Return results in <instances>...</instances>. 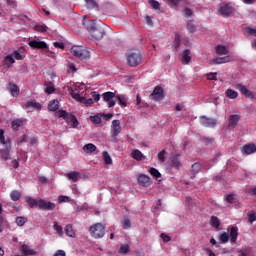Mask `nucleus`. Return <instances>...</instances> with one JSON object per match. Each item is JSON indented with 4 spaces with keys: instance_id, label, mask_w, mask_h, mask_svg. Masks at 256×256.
Segmentation results:
<instances>
[{
    "instance_id": "obj_1",
    "label": "nucleus",
    "mask_w": 256,
    "mask_h": 256,
    "mask_svg": "<svg viewBox=\"0 0 256 256\" xmlns=\"http://www.w3.org/2000/svg\"><path fill=\"white\" fill-rule=\"evenodd\" d=\"M82 24L96 41H101L107 34L105 32V24L103 23L97 24L95 20H84Z\"/></svg>"
},
{
    "instance_id": "obj_2",
    "label": "nucleus",
    "mask_w": 256,
    "mask_h": 256,
    "mask_svg": "<svg viewBox=\"0 0 256 256\" xmlns=\"http://www.w3.org/2000/svg\"><path fill=\"white\" fill-rule=\"evenodd\" d=\"M126 61L129 67H139L143 62V53L139 49H130L126 52Z\"/></svg>"
},
{
    "instance_id": "obj_3",
    "label": "nucleus",
    "mask_w": 256,
    "mask_h": 256,
    "mask_svg": "<svg viewBox=\"0 0 256 256\" xmlns=\"http://www.w3.org/2000/svg\"><path fill=\"white\" fill-rule=\"evenodd\" d=\"M105 231L106 228L103 223H95L90 226V237H92L93 239H103L105 237Z\"/></svg>"
},
{
    "instance_id": "obj_4",
    "label": "nucleus",
    "mask_w": 256,
    "mask_h": 256,
    "mask_svg": "<svg viewBox=\"0 0 256 256\" xmlns=\"http://www.w3.org/2000/svg\"><path fill=\"white\" fill-rule=\"evenodd\" d=\"M70 51L72 55L80 61H87L91 59V52L81 46H72Z\"/></svg>"
},
{
    "instance_id": "obj_5",
    "label": "nucleus",
    "mask_w": 256,
    "mask_h": 256,
    "mask_svg": "<svg viewBox=\"0 0 256 256\" xmlns=\"http://www.w3.org/2000/svg\"><path fill=\"white\" fill-rule=\"evenodd\" d=\"M102 100L104 101V103H107V107H115V105L117 104V95L115 94V92L111 91L104 92L102 94Z\"/></svg>"
},
{
    "instance_id": "obj_6",
    "label": "nucleus",
    "mask_w": 256,
    "mask_h": 256,
    "mask_svg": "<svg viewBox=\"0 0 256 256\" xmlns=\"http://www.w3.org/2000/svg\"><path fill=\"white\" fill-rule=\"evenodd\" d=\"M199 123H200V125H202V127H206L208 129H213L217 125V119L210 118L207 116H200Z\"/></svg>"
},
{
    "instance_id": "obj_7",
    "label": "nucleus",
    "mask_w": 256,
    "mask_h": 256,
    "mask_svg": "<svg viewBox=\"0 0 256 256\" xmlns=\"http://www.w3.org/2000/svg\"><path fill=\"white\" fill-rule=\"evenodd\" d=\"M165 91L161 86H155L153 92L150 94L152 101H161L163 99Z\"/></svg>"
},
{
    "instance_id": "obj_8",
    "label": "nucleus",
    "mask_w": 256,
    "mask_h": 256,
    "mask_svg": "<svg viewBox=\"0 0 256 256\" xmlns=\"http://www.w3.org/2000/svg\"><path fill=\"white\" fill-rule=\"evenodd\" d=\"M39 209H42L43 211H55V207L57 205L53 202H49L47 200L39 199Z\"/></svg>"
},
{
    "instance_id": "obj_9",
    "label": "nucleus",
    "mask_w": 256,
    "mask_h": 256,
    "mask_svg": "<svg viewBox=\"0 0 256 256\" xmlns=\"http://www.w3.org/2000/svg\"><path fill=\"white\" fill-rule=\"evenodd\" d=\"M235 89H238L242 95H245L248 99H253L255 95H253V92H251L249 89H247V86L238 83L235 85Z\"/></svg>"
},
{
    "instance_id": "obj_10",
    "label": "nucleus",
    "mask_w": 256,
    "mask_h": 256,
    "mask_svg": "<svg viewBox=\"0 0 256 256\" xmlns=\"http://www.w3.org/2000/svg\"><path fill=\"white\" fill-rule=\"evenodd\" d=\"M239 121H241V115L239 114L230 115L228 119L229 129H235V127H237V125L239 124Z\"/></svg>"
},
{
    "instance_id": "obj_11",
    "label": "nucleus",
    "mask_w": 256,
    "mask_h": 256,
    "mask_svg": "<svg viewBox=\"0 0 256 256\" xmlns=\"http://www.w3.org/2000/svg\"><path fill=\"white\" fill-rule=\"evenodd\" d=\"M112 137L116 138L121 133V121L113 120L111 126Z\"/></svg>"
},
{
    "instance_id": "obj_12",
    "label": "nucleus",
    "mask_w": 256,
    "mask_h": 256,
    "mask_svg": "<svg viewBox=\"0 0 256 256\" xmlns=\"http://www.w3.org/2000/svg\"><path fill=\"white\" fill-rule=\"evenodd\" d=\"M230 243H237V238L239 237V228L237 226H232L230 228V234L228 235Z\"/></svg>"
},
{
    "instance_id": "obj_13",
    "label": "nucleus",
    "mask_w": 256,
    "mask_h": 256,
    "mask_svg": "<svg viewBox=\"0 0 256 256\" xmlns=\"http://www.w3.org/2000/svg\"><path fill=\"white\" fill-rule=\"evenodd\" d=\"M28 45L32 49H47V43L45 41L31 40Z\"/></svg>"
},
{
    "instance_id": "obj_14",
    "label": "nucleus",
    "mask_w": 256,
    "mask_h": 256,
    "mask_svg": "<svg viewBox=\"0 0 256 256\" xmlns=\"http://www.w3.org/2000/svg\"><path fill=\"white\" fill-rule=\"evenodd\" d=\"M171 165L175 169H181L183 164H181V154H176L171 157Z\"/></svg>"
},
{
    "instance_id": "obj_15",
    "label": "nucleus",
    "mask_w": 256,
    "mask_h": 256,
    "mask_svg": "<svg viewBox=\"0 0 256 256\" xmlns=\"http://www.w3.org/2000/svg\"><path fill=\"white\" fill-rule=\"evenodd\" d=\"M11 153V141H8L5 145V149L0 151L1 158L4 161H7L9 159V155Z\"/></svg>"
},
{
    "instance_id": "obj_16",
    "label": "nucleus",
    "mask_w": 256,
    "mask_h": 256,
    "mask_svg": "<svg viewBox=\"0 0 256 256\" xmlns=\"http://www.w3.org/2000/svg\"><path fill=\"white\" fill-rule=\"evenodd\" d=\"M138 183L142 185V187H149V185H151V178L145 174H140L138 176Z\"/></svg>"
},
{
    "instance_id": "obj_17",
    "label": "nucleus",
    "mask_w": 256,
    "mask_h": 256,
    "mask_svg": "<svg viewBox=\"0 0 256 256\" xmlns=\"http://www.w3.org/2000/svg\"><path fill=\"white\" fill-rule=\"evenodd\" d=\"M233 7L229 4H225L220 8V13L223 17H229V15H233Z\"/></svg>"
},
{
    "instance_id": "obj_18",
    "label": "nucleus",
    "mask_w": 256,
    "mask_h": 256,
    "mask_svg": "<svg viewBox=\"0 0 256 256\" xmlns=\"http://www.w3.org/2000/svg\"><path fill=\"white\" fill-rule=\"evenodd\" d=\"M181 62L183 65H189L191 63V50L186 49L183 51Z\"/></svg>"
},
{
    "instance_id": "obj_19",
    "label": "nucleus",
    "mask_w": 256,
    "mask_h": 256,
    "mask_svg": "<svg viewBox=\"0 0 256 256\" xmlns=\"http://www.w3.org/2000/svg\"><path fill=\"white\" fill-rule=\"evenodd\" d=\"M65 121H66V123H72L71 127L73 129H77V127H79V120H77V117L73 114H68Z\"/></svg>"
},
{
    "instance_id": "obj_20",
    "label": "nucleus",
    "mask_w": 256,
    "mask_h": 256,
    "mask_svg": "<svg viewBox=\"0 0 256 256\" xmlns=\"http://www.w3.org/2000/svg\"><path fill=\"white\" fill-rule=\"evenodd\" d=\"M21 251H22L24 256H34V255H37V251L31 249V247H29L27 244H23L21 246Z\"/></svg>"
},
{
    "instance_id": "obj_21",
    "label": "nucleus",
    "mask_w": 256,
    "mask_h": 256,
    "mask_svg": "<svg viewBox=\"0 0 256 256\" xmlns=\"http://www.w3.org/2000/svg\"><path fill=\"white\" fill-rule=\"evenodd\" d=\"M67 89L69 91V94L71 95V97L73 99H75L76 101H81L83 98L81 97V94H79V92H75V90L73 89V87L71 86V83L67 84Z\"/></svg>"
},
{
    "instance_id": "obj_22",
    "label": "nucleus",
    "mask_w": 256,
    "mask_h": 256,
    "mask_svg": "<svg viewBox=\"0 0 256 256\" xmlns=\"http://www.w3.org/2000/svg\"><path fill=\"white\" fill-rule=\"evenodd\" d=\"M25 202L29 205L31 209H34V207H39V199L37 200L31 196H26Z\"/></svg>"
},
{
    "instance_id": "obj_23",
    "label": "nucleus",
    "mask_w": 256,
    "mask_h": 256,
    "mask_svg": "<svg viewBox=\"0 0 256 256\" xmlns=\"http://www.w3.org/2000/svg\"><path fill=\"white\" fill-rule=\"evenodd\" d=\"M243 151L246 155H252V153H256V145L253 143L246 144L243 147Z\"/></svg>"
},
{
    "instance_id": "obj_24",
    "label": "nucleus",
    "mask_w": 256,
    "mask_h": 256,
    "mask_svg": "<svg viewBox=\"0 0 256 256\" xmlns=\"http://www.w3.org/2000/svg\"><path fill=\"white\" fill-rule=\"evenodd\" d=\"M8 89L12 95V97H18L19 96V86L17 84L9 83Z\"/></svg>"
},
{
    "instance_id": "obj_25",
    "label": "nucleus",
    "mask_w": 256,
    "mask_h": 256,
    "mask_svg": "<svg viewBox=\"0 0 256 256\" xmlns=\"http://www.w3.org/2000/svg\"><path fill=\"white\" fill-rule=\"evenodd\" d=\"M83 151L87 154L95 153V151H97V146L93 143H88L83 146Z\"/></svg>"
},
{
    "instance_id": "obj_26",
    "label": "nucleus",
    "mask_w": 256,
    "mask_h": 256,
    "mask_svg": "<svg viewBox=\"0 0 256 256\" xmlns=\"http://www.w3.org/2000/svg\"><path fill=\"white\" fill-rule=\"evenodd\" d=\"M87 9L99 11V5L95 0H85Z\"/></svg>"
},
{
    "instance_id": "obj_27",
    "label": "nucleus",
    "mask_w": 256,
    "mask_h": 256,
    "mask_svg": "<svg viewBox=\"0 0 256 256\" xmlns=\"http://www.w3.org/2000/svg\"><path fill=\"white\" fill-rule=\"evenodd\" d=\"M210 225L214 229H219L221 227V220L217 216H211Z\"/></svg>"
},
{
    "instance_id": "obj_28",
    "label": "nucleus",
    "mask_w": 256,
    "mask_h": 256,
    "mask_svg": "<svg viewBox=\"0 0 256 256\" xmlns=\"http://www.w3.org/2000/svg\"><path fill=\"white\" fill-rule=\"evenodd\" d=\"M192 176H191V178L192 179H195V177L198 175V173H200L201 172V164H199V163H194L193 165H192Z\"/></svg>"
},
{
    "instance_id": "obj_29",
    "label": "nucleus",
    "mask_w": 256,
    "mask_h": 256,
    "mask_svg": "<svg viewBox=\"0 0 256 256\" xmlns=\"http://www.w3.org/2000/svg\"><path fill=\"white\" fill-rule=\"evenodd\" d=\"M23 123H24L23 119H14L11 123L12 129L14 131H19V127H23Z\"/></svg>"
},
{
    "instance_id": "obj_30",
    "label": "nucleus",
    "mask_w": 256,
    "mask_h": 256,
    "mask_svg": "<svg viewBox=\"0 0 256 256\" xmlns=\"http://www.w3.org/2000/svg\"><path fill=\"white\" fill-rule=\"evenodd\" d=\"M49 111H58L59 110V100H51L48 104Z\"/></svg>"
},
{
    "instance_id": "obj_31",
    "label": "nucleus",
    "mask_w": 256,
    "mask_h": 256,
    "mask_svg": "<svg viewBox=\"0 0 256 256\" xmlns=\"http://www.w3.org/2000/svg\"><path fill=\"white\" fill-rule=\"evenodd\" d=\"M225 95L228 99H237L239 97V93L233 89H227Z\"/></svg>"
},
{
    "instance_id": "obj_32",
    "label": "nucleus",
    "mask_w": 256,
    "mask_h": 256,
    "mask_svg": "<svg viewBox=\"0 0 256 256\" xmlns=\"http://www.w3.org/2000/svg\"><path fill=\"white\" fill-rule=\"evenodd\" d=\"M229 61H231V56L218 57V58L214 59V63L216 65H221L223 63H229Z\"/></svg>"
},
{
    "instance_id": "obj_33",
    "label": "nucleus",
    "mask_w": 256,
    "mask_h": 256,
    "mask_svg": "<svg viewBox=\"0 0 256 256\" xmlns=\"http://www.w3.org/2000/svg\"><path fill=\"white\" fill-rule=\"evenodd\" d=\"M216 53L217 55H229V50L223 45H218L216 47Z\"/></svg>"
},
{
    "instance_id": "obj_34",
    "label": "nucleus",
    "mask_w": 256,
    "mask_h": 256,
    "mask_svg": "<svg viewBox=\"0 0 256 256\" xmlns=\"http://www.w3.org/2000/svg\"><path fill=\"white\" fill-rule=\"evenodd\" d=\"M131 156L136 161H143V152H141L140 150H133Z\"/></svg>"
},
{
    "instance_id": "obj_35",
    "label": "nucleus",
    "mask_w": 256,
    "mask_h": 256,
    "mask_svg": "<svg viewBox=\"0 0 256 256\" xmlns=\"http://www.w3.org/2000/svg\"><path fill=\"white\" fill-rule=\"evenodd\" d=\"M81 176V173L79 172H69L67 174V178L71 179L72 181H74V183H77V181H79V177Z\"/></svg>"
},
{
    "instance_id": "obj_36",
    "label": "nucleus",
    "mask_w": 256,
    "mask_h": 256,
    "mask_svg": "<svg viewBox=\"0 0 256 256\" xmlns=\"http://www.w3.org/2000/svg\"><path fill=\"white\" fill-rule=\"evenodd\" d=\"M200 141H201V143H204V145H206V146H211V145H213V143H215L214 138L205 137V136L200 137Z\"/></svg>"
},
{
    "instance_id": "obj_37",
    "label": "nucleus",
    "mask_w": 256,
    "mask_h": 256,
    "mask_svg": "<svg viewBox=\"0 0 256 256\" xmlns=\"http://www.w3.org/2000/svg\"><path fill=\"white\" fill-rule=\"evenodd\" d=\"M116 101L119 102L121 107H127V97L125 95H116Z\"/></svg>"
},
{
    "instance_id": "obj_38",
    "label": "nucleus",
    "mask_w": 256,
    "mask_h": 256,
    "mask_svg": "<svg viewBox=\"0 0 256 256\" xmlns=\"http://www.w3.org/2000/svg\"><path fill=\"white\" fill-rule=\"evenodd\" d=\"M103 160L106 165H111L113 163V159L109 155V152L103 151L102 152Z\"/></svg>"
},
{
    "instance_id": "obj_39",
    "label": "nucleus",
    "mask_w": 256,
    "mask_h": 256,
    "mask_svg": "<svg viewBox=\"0 0 256 256\" xmlns=\"http://www.w3.org/2000/svg\"><path fill=\"white\" fill-rule=\"evenodd\" d=\"M65 233L67 237H75V230H73V225L68 224L65 226Z\"/></svg>"
},
{
    "instance_id": "obj_40",
    "label": "nucleus",
    "mask_w": 256,
    "mask_h": 256,
    "mask_svg": "<svg viewBox=\"0 0 256 256\" xmlns=\"http://www.w3.org/2000/svg\"><path fill=\"white\" fill-rule=\"evenodd\" d=\"M55 91V85L53 84V82H48L45 84V93H47L48 95H51V93H54Z\"/></svg>"
},
{
    "instance_id": "obj_41",
    "label": "nucleus",
    "mask_w": 256,
    "mask_h": 256,
    "mask_svg": "<svg viewBox=\"0 0 256 256\" xmlns=\"http://www.w3.org/2000/svg\"><path fill=\"white\" fill-rule=\"evenodd\" d=\"M10 199L12 201H19V199H21V192L17 191V190H13L10 193Z\"/></svg>"
},
{
    "instance_id": "obj_42",
    "label": "nucleus",
    "mask_w": 256,
    "mask_h": 256,
    "mask_svg": "<svg viewBox=\"0 0 256 256\" xmlns=\"http://www.w3.org/2000/svg\"><path fill=\"white\" fill-rule=\"evenodd\" d=\"M53 229L56 231L59 237H63V226L59 225L57 222H54Z\"/></svg>"
},
{
    "instance_id": "obj_43",
    "label": "nucleus",
    "mask_w": 256,
    "mask_h": 256,
    "mask_svg": "<svg viewBox=\"0 0 256 256\" xmlns=\"http://www.w3.org/2000/svg\"><path fill=\"white\" fill-rule=\"evenodd\" d=\"M26 109H31L33 107L34 109H41V104L33 101H28L25 104Z\"/></svg>"
},
{
    "instance_id": "obj_44",
    "label": "nucleus",
    "mask_w": 256,
    "mask_h": 256,
    "mask_svg": "<svg viewBox=\"0 0 256 256\" xmlns=\"http://www.w3.org/2000/svg\"><path fill=\"white\" fill-rule=\"evenodd\" d=\"M90 121L94 125H101V123H103V120L101 119V116H99V115L90 116Z\"/></svg>"
},
{
    "instance_id": "obj_45",
    "label": "nucleus",
    "mask_w": 256,
    "mask_h": 256,
    "mask_svg": "<svg viewBox=\"0 0 256 256\" xmlns=\"http://www.w3.org/2000/svg\"><path fill=\"white\" fill-rule=\"evenodd\" d=\"M13 63H15V58L13 57V54L8 55L4 58V65H7L9 67V65H13Z\"/></svg>"
},
{
    "instance_id": "obj_46",
    "label": "nucleus",
    "mask_w": 256,
    "mask_h": 256,
    "mask_svg": "<svg viewBox=\"0 0 256 256\" xmlns=\"http://www.w3.org/2000/svg\"><path fill=\"white\" fill-rule=\"evenodd\" d=\"M149 173L155 179H159L161 177V172H159V170H157V168H150Z\"/></svg>"
},
{
    "instance_id": "obj_47",
    "label": "nucleus",
    "mask_w": 256,
    "mask_h": 256,
    "mask_svg": "<svg viewBox=\"0 0 256 256\" xmlns=\"http://www.w3.org/2000/svg\"><path fill=\"white\" fill-rule=\"evenodd\" d=\"M219 242L220 243H229V234L227 232H223L219 236Z\"/></svg>"
},
{
    "instance_id": "obj_48",
    "label": "nucleus",
    "mask_w": 256,
    "mask_h": 256,
    "mask_svg": "<svg viewBox=\"0 0 256 256\" xmlns=\"http://www.w3.org/2000/svg\"><path fill=\"white\" fill-rule=\"evenodd\" d=\"M25 223H27V218H25L23 216H18L16 218V225H18V227H23V225H25Z\"/></svg>"
},
{
    "instance_id": "obj_49",
    "label": "nucleus",
    "mask_w": 256,
    "mask_h": 256,
    "mask_svg": "<svg viewBox=\"0 0 256 256\" xmlns=\"http://www.w3.org/2000/svg\"><path fill=\"white\" fill-rule=\"evenodd\" d=\"M118 253L120 255H127V253H129V246H128V244L121 245Z\"/></svg>"
},
{
    "instance_id": "obj_50",
    "label": "nucleus",
    "mask_w": 256,
    "mask_h": 256,
    "mask_svg": "<svg viewBox=\"0 0 256 256\" xmlns=\"http://www.w3.org/2000/svg\"><path fill=\"white\" fill-rule=\"evenodd\" d=\"M56 115H57V117H60V118L64 119V121H66L69 113L65 110H58L56 112Z\"/></svg>"
},
{
    "instance_id": "obj_51",
    "label": "nucleus",
    "mask_w": 256,
    "mask_h": 256,
    "mask_svg": "<svg viewBox=\"0 0 256 256\" xmlns=\"http://www.w3.org/2000/svg\"><path fill=\"white\" fill-rule=\"evenodd\" d=\"M34 31H37L38 33H47V26L45 25H35Z\"/></svg>"
},
{
    "instance_id": "obj_52",
    "label": "nucleus",
    "mask_w": 256,
    "mask_h": 256,
    "mask_svg": "<svg viewBox=\"0 0 256 256\" xmlns=\"http://www.w3.org/2000/svg\"><path fill=\"white\" fill-rule=\"evenodd\" d=\"M174 47H175L176 51H177V49H179V47H181V37L179 36V34H175Z\"/></svg>"
},
{
    "instance_id": "obj_53",
    "label": "nucleus",
    "mask_w": 256,
    "mask_h": 256,
    "mask_svg": "<svg viewBox=\"0 0 256 256\" xmlns=\"http://www.w3.org/2000/svg\"><path fill=\"white\" fill-rule=\"evenodd\" d=\"M149 4L151 5L152 9H161V3H159L157 0H149Z\"/></svg>"
},
{
    "instance_id": "obj_54",
    "label": "nucleus",
    "mask_w": 256,
    "mask_h": 256,
    "mask_svg": "<svg viewBox=\"0 0 256 256\" xmlns=\"http://www.w3.org/2000/svg\"><path fill=\"white\" fill-rule=\"evenodd\" d=\"M187 29L190 33H195V31H197V27H195V24L193 23V21H188Z\"/></svg>"
},
{
    "instance_id": "obj_55",
    "label": "nucleus",
    "mask_w": 256,
    "mask_h": 256,
    "mask_svg": "<svg viewBox=\"0 0 256 256\" xmlns=\"http://www.w3.org/2000/svg\"><path fill=\"white\" fill-rule=\"evenodd\" d=\"M12 57L17 61H23V55L17 50L12 52Z\"/></svg>"
},
{
    "instance_id": "obj_56",
    "label": "nucleus",
    "mask_w": 256,
    "mask_h": 256,
    "mask_svg": "<svg viewBox=\"0 0 256 256\" xmlns=\"http://www.w3.org/2000/svg\"><path fill=\"white\" fill-rule=\"evenodd\" d=\"M208 81H217V72H210L206 75Z\"/></svg>"
},
{
    "instance_id": "obj_57",
    "label": "nucleus",
    "mask_w": 256,
    "mask_h": 256,
    "mask_svg": "<svg viewBox=\"0 0 256 256\" xmlns=\"http://www.w3.org/2000/svg\"><path fill=\"white\" fill-rule=\"evenodd\" d=\"M247 215H248L249 223H255V221H256V214H255V212L251 211Z\"/></svg>"
},
{
    "instance_id": "obj_58",
    "label": "nucleus",
    "mask_w": 256,
    "mask_h": 256,
    "mask_svg": "<svg viewBox=\"0 0 256 256\" xmlns=\"http://www.w3.org/2000/svg\"><path fill=\"white\" fill-rule=\"evenodd\" d=\"M165 155H167V151L163 149L159 154H158V159L161 161V163H165Z\"/></svg>"
},
{
    "instance_id": "obj_59",
    "label": "nucleus",
    "mask_w": 256,
    "mask_h": 256,
    "mask_svg": "<svg viewBox=\"0 0 256 256\" xmlns=\"http://www.w3.org/2000/svg\"><path fill=\"white\" fill-rule=\"evenodd\" d=\"M144 23L148 25V27H153V18L151 16H145Z\"/></svg>"
},
{
    "instance_id": "obj_60",
    "label": "nucleus",
    "mask_w": 256,
    "mask_h": 256,
    "mask_svg": "<svg viewBox=\"0 0 256 256\" xmlns=\"http://www.w3.org/2000/svg\"><path fill=\"white\" fill-rule=\"evenodd\" d=\"M69 201H71L69 196H59L58 197V203H69Z\"/></svg>"
},
{
    "instance_id": "obj_61",
    "label": "nucleus",
    "mask_w": 256,
    "mask_h": 256,
    "mask_svg": "<svg viewBox=\"0 0 256 256\" xmlns=\"http://www.w3.org/2000/svg\"><path fill=\"white\" fill-rule=\"evenodd\" d=\"M91 97H93V100L98 103V101L101 99V95L95 91L91 92Z\"/></svg>"
},
{
    "instance_id": "obj_62",
    "label": "nucleus",
    "mask_w": 256,
    "mask_h": 256,
    "mask_svg": "<svg viewBox=\"0 0 256 256\" xmlns=\"http://www.w3.org/2000/svg\"><path fill=\"white\" fill-rule=\"evenodd\" d=\"M130 227H131V220L128 218H125L123 222V229H130Z\"/></svg>"
},
{
    "instance_id": "obj_63",
    "label": "nucleus",
    "mask_w": 256,
    "mask_h": 256,
    "mask_svg": "<svg viewBox=\"0 0 256 256\" xmlns=\"http://www.w3.org/2000/svg\"><path fill=\"white\" fill-rule=\"evenodd\" d=\"M246 32L248 33V35H253L254 37H256V29L247 27Z\"/></svg>"
},
{
    "instance_id": "obj_64",
    "label": "nucleus",
    "mask_w": 256,
    "mask_h": 256,
    "mask_svg": "<svg viewBox=\"0 0 256 256\" xmlns=\"http://www.w3.org/2000/svg\"><path fill=\"white\" fill-rule=\"evenodd\" d=\"M54 256H67V254L65 253L64 250H57V251L54 253Z\"/></svg>"
}]
</instances>
